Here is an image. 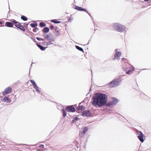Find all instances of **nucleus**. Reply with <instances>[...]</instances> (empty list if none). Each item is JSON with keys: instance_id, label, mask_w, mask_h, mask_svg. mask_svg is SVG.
<instances>
[{"instance_id": "f257e3e1", "label": "nucleus", "mask_w": 151, "mask_h": 151, "mask_svg": "<svg viewBox=\"0 0 151 151\" xmlns=\"http://www.w3.org/2000/svg\"><path fill=\"white\" fill-rule=\"evenodd\" d=\"M107 100V96L106 94L96 93L92 97L91 104L94 107L97 106L99 107H101L104 106H106Z\"/></svg>"}, {"instance_id": "f03ea898", "label": "nucleus", "mask_w": 151, "mask_h": 151, "mask_svg": "<svg viewBox=\"0 0 151 151\" xmlns=\"http://www.w3.org/2000/svg\"><path fill=\"white\" fill-rule=\"evenodd\" d=\"M112 27L117 31L123 32L125 29L124 26L119 23H114L112 24Z\"/></svg>"}, {"instance_id": "7ed1b4c3", "label": "nucleus", "mask_w": 151, "mask_h": 151, "mask_svg": "<svg viewBox=\"0 0 151 151\" xmlns=\"http://www.w3.org/2000/svg\"><path fill=\"white\" fill-rule=\"evenodd\" d=\"M122 81V79L120 77H118L115 80H113L111 81L108 83V85L110 87H116L120 85Z\"/></svg>"}, {"instance_id": "20e7f679", "label": "nucleus", "mask_w": 151, "mask_h": 151, "mask_svg": "<svg viewBox=\"0 0 151 151\" xmlns=\"http://www.w3.org/2000/svg\"><path fill=\"white\" fill-rule=\"evenodd\" d=\"M118 100L114 97L111 98V102L106 103V106L109 107L114 105H116L118 102Z\"/></svg>"}, {"instance_id": "39448f33", "label": "nucleus", "mask_w": 151, "mask_h": 151, "mask_svg": "<svg viewBox=\"0 0 151 151\" xmlns=\"http://www.w3.org/2000/svg\"><path fill=\"white\" fill-rule=\"evenodd\" d=\"M136 134L137 135V137L139 141L142 142H143L145 140V136L142 133V132L140 131H137L136 132Z\"/></svg>"}, {"instance_id": "423d86ee", "label": "nucleus", "mask_w": 151, "mask_h": 151, "mask_svg": "<svg viewBox=\"0 0 151 151\" xmlns=\"http://www.w3.org/2000/svg\"><path fill=\"white\" fill-rule=\"evenodd\" d=\"M81 115L87 117L91 116V113L90 110H86L82 111Z\"/></svg>"}, {"instance_id": "0eeeda50", "label": "nucleus", "mask_w": 151, "mask_h": 151, "mask_svg": "<svg viewBox=\"0 0 151 151\" xmlns=\"http://www.w3.org/2000/svg\"><path fill=\"white\" fill-rule=\"evenodd\" d=\"M66 109L68 111L71 112H74L76 111L75 108L72 105L67 106Z\"/></svg>"}, {"instance_id": "6e6552de", "label": "nucleus", "mask_w": 151, "mask_h": 151, "mask_svg": "<svg viewBox=\"0 0 151 151\" xmlns=\"http://www.w3.org/2000/svg\"><path fill=\"white\" fill-rule=\"evenodd\" d=\"M9 20L13 24H14L15 26L18 29H19L20 25L22 24L14 19H10Z\"/></svg>"}, {"instance_id": "1a4fd4ad", "label": "nucleus", "mask_w": 151, "mask_h": 151, "mask_svg": "<svg viewBox=\"0 0 151 151\" xmlns=\"http://www.w3.org/2000/svg\"><path fill=\"white\" fill-rule=\"evenodd\" d=\"M12 89L11 88L8 87L6 88L4 91L3 92L2 94L4 96H5L6 94L10 93Z\"/></svg>"}, {"instance_id": "9d476101", "label": "nucleus", "mask_w": 151, "mask_h": 151, "mask_svg": "<svg viewBox=\"0 0 151 151\" xmlns=\"http://www.w3.org/2000/svg\"><path fill=\"white\" fill-rule=\"evenodd\" d=\"M134 69V67L132 66L129 68H126V73L127 74H130L132 73V71Z\"/></svg>"}, {"instance_id": "9b49d317", "label": "nucleus", "mask_w": 151, "mask_h": 151, "mask_svg": "<svg viewBox=\"0 0 151 151\" xmlns=\"http://www.w3.org/2000/svg\"><path fill=\"white\" fill-rule=\"evenodd\" d=\"M11 22H6L5 23V26L7 27H14V28H15V27H14V25Z\"/></svg>"}, {"instance_id": "f8f14e48", "label": "nucleus", "mask_w": 151, "mask_h": 151, "mask_svg": "<svg viewBox=\"0 0 151 151\" xmlns=\"http://www.w3.org/2000/svg\"><path fill=\"white\" fill-rule=\"evenodd\" d=\"M36 45L42 51L45 50V49L48 47H44L38 43H37Z\"/></svg>"}, {"instance_id": "ddd939ff", "label": "nucleus", "mask_w": 151, "mask_h": 151, "mask_svg": "<svg viewBox=\"0 0 151 151\" xmlns=\"http://www.w3.org/2000/svg\"><path fill=\"white\" fill-rule=\"evenodd\" d=\"M52 36V34L51 33H49L47 35H46L44 34L43 35V36L46 39H47V40H49L50 38H51V36Z\"/></svg>"}, {"instance_id": "4468645a", "label": "nucleus", "mask_w": 151, "mask_h": 151, "mask_svg": "<svg viewBox=\"0 0 151 151\" xmlns=\"http://www.w3.org/2000/svg\"><path fill=\"white\" fill-rule=\"evenodd\" d=\"M122 54L121 52L120 51L115 52L114 55L115 57H117V59L119 60L120 58L119 57Z\"/></svg>"}, {"instance_id": "2eb2a0df", "label": "nucleus", "mask_w": 151, "mask_h": 151, "mask_svg": "<svg viewBox=\"0 0 151 151\" xmlns=\"http://www.w3.org/2000/svg\"><path fill=\"white\" fill-rule=\"evenodd\" d=\"M88 129V128L87 127H84L82 129V132H81V134L83 135H84L85 133L87 132Z\"/></svg>"}, {"instance_id": "dca6fc26", "label": "nucleus", "mask_w": 151, "mask_h": 151, "mask_svg": "<svg viewBox=\"0 0 151 151\" xmlns=\"http://www.w3.org/2000/svg\"><path fill=\"white\" fill-rule=\"evenodd\" d=\"M42 31L43 33H47L49 31L50 29L48 27H45Z\"/></svg>"}, {"instance_id": "f3484780", "label": "nucleus", "mask_w": 151, "mask_h": 151, "mask_svg": "<svg viewBox=\"0 0 151 151\" xmlns=\"http://www.w3.org/2000/svg\"><path fill=\"white\" fill-rule=\"evenodd\" d=\"M3 101L6 102L7 103H10L11 102V99H9L8 97L6 96L4 97L3 100Z\"/></svg>"}, {"instance_id": "a211bd4d", "label": "nucleus", "mask_w": 151, "mask_h": 151, "mask_svg": "<svg viewBox=\"0 0 151 151\" xmlns=\"http://www.w3.org/2000/svg\"><path fill=\"white\" fill-rule=\"evenodd\" d=\"M59 29L58 27H56L55 29V32L54 33L56 37H58L60 36V33L58 31Z\"/></svg>"}, {"instance_id": "6ab92c4d", "label": "nucleus", "mask_w": 151, "mask_h": 151, "mask_svg": "<svg viewBox=\"0 0 151 151\" xmlns=\"http://www.w3.org/2000/svg\"><path fill=\"white\" fill-rule=\"evenodd\" d=\"M34 88L35 89L36 91L37 92V93H40V91L39 89V88L37 86V84L35 85L34 86H33Z\"/></svg>"}, {"instance_id": "aec40b11", "label": "nucleus", "mask_w": 151, "mask_h": 151, "mask_svg": "<svg viewBox=\"0 0 151 151\" xmlns=\"http://www.w3.org/2000/svg\"><path fill=\"white\" fill-rule=\"evenodd\" d=\"M84 106L82 105H79L77 109V110L83 111L84 109Z\"/></svg>"}, {"instance_id": "412c9836", "label": "nucleus", "mask_w": 151, "mask_h": 151, "mask_svg": "<svg viewBox=\"0 0 151 151\" xmlns=\"http://www.w3.org/2000/svg\"><path fill=\"white\" fill-rule=\"evenodd\" d=\"M83 8L78 6H75V9L79 11H82Z\"/></svg>"}, {"instance_id": "4be33fe9", "label": "nucleus", "mask_w": 151, "mask_h": 151, "mask_svg": "<svg viewBox=\"0 0 151 151\" xmlns=\"http://www.w3.org/2000/svg\"><path fill=\"white\" fill-rule=\"evenodd\" d=\"M50 22L56 24H59L61 22L58 21L56 19H53L50 20Z\"/></svg>"}, {"instance_id": "5701e85b", "label": "nucleus", "mask_w": 151, "mask_h": 151, "mask_svg": "<svg viewBox=\"0 0 151 151\" xmlns=\"http://www.w3.org/2000/svg\"><path fill=\"white\" fill-rule=\"evenodd\" d=\"M62 112L63 113V117H65L67 115V113L66 111L64 109H63L62 110Z\"/></svg>"}, {"instance_id": "b1692460", "label": "nucleus", "mask_w": 151, "mask_h": 151, "mask_svg": "<svg viewBox=\"0 0 151 151\" xmlns=\"http://www.w3.org/2000/svg\"><path fill=\"white\" fill-rule=\"evenodd\" d=\"M38 24L36 22H35L34 23H31L30 24V26L32 28H34L37 26Z\"/></svg>"}, {"instance_id": "393cba45", "label": "nucleus", "mask_w": 151, "mask_h": 151, "mask_svg": "<svg viewBox=\"0 0 151 151\" xmlns=\"http://www.w3.org/2000/svg\"><path fill=\"white\" fill-rule=\"evenodd\" d=\"M76 47L77 49L83 52V53H84L82 47L77 45H76Z\"/></svg>"}, {"instance_id": "a878e982", "label": "nucleus", "mask_w": 151, "mask_h": 151, "mask_svg": "<svg viewBox=\"0 0 151 151\" xmlns=\"http://www.w3.org/2000/svg\"><path fill=\"white\" fill-rule=\"evenodd\" d=\"M46 25V24L45 23L43 22H40L39 24V26L41 27H45Z\"/></svg>"}, {"instance_id": "bb28decb", "label": "nucleus", "mask_w": 151, "mask_h": 151, "mask_svg": "<svg viewBox=\"0 0 151 151\" xmlns=\"http://www.w3.org/2000/svg\"><path fill=\"white\" fill-rule=\"evenodd\" d=\"M21 18L22 20L24 21H27V18L24 15H22Z\"/></svg>"}, {"instance_id": "cd10ccee", "label": "nucleus", "mask_w": 151, "mask_h": 151, "mask_svg": "<svg viewBox=\"0 0 151 151\" xmlns=\"http://www.w3.org/2000/svg\"><path fill=\"white\" fill-rule=\"evenodd\" d=\"M79 119V118L77 117H76L74 118L73 120H72V122H71V123L72 124H73L74 123H75V122L77 121H78V120Z\"/></svg>"}, {"instance_id": "c85d7f7f", "label": "nucleus", "mask_w": 151, "mask_h": 151, "mask_svg": "<svg viewBox=\"0 0 151 151\" xmlns=\"http://www.w3.org/2000/svg\"><path fill=\"white\" fill-rule=\"evenodd\" d=\"M19 29L23 32H24L25 31L24 27L23 26L21 25V24L20 25Z\"/></svg>"}, {"instance_id": "c756f323", "label": "nucleus", "mask_w": 151, "mask_h": 151, "mask_svg": "<svg viewBox=\"0 0 151 151\" xmlns=\"http://www.w3.org/2000/svg\"><path fill=\"white\" fill-rule=\"evenodd\" d=\"M82 11H84V12H86L87 13H88L89 14V15L92 18V16L90 14V13L89 12H88V10L86 9H84V8H83Z\"/></svg>"}, {"instance_id": "7c9ffc66", "label": "nucleus", "mask_w": 151, "mask_h": 151, "mask_svg": "<svg viewBox=\"0 0 151 151\" xmlns=\"http://www.w3.org/2000/svg\"><path fill=\"white\" fill-rule=\"evenodd\" d=\"M30 82L31 83L33 84V86L37 84L33 80H30Z\"/></svg>"}, {"instance_id": "2f4dec72", "label": "nucleus", "mask_w": 151, "mask_h": 151, "mask_svg": "<svg viewBox=\"0 0 151 151\" xmlns=\"http://www.w3.org/2000/svg\"><path fill=\"white\" fill-rule=\"evenodd\" d=\"M51 36H52V37H51V38H50L49 40L51 41V42H54L55 40V38L52 35Z\"/></svg>"}, {"instance_id": "473e14b6", "label": "nucleus", "mask_w": 151, "mask_h": 151, "mask_svg": "<svg viewBox=\"0 0 151 151\" xmlns=\"http://www.w3.org/2000/svg\"><path fill=\"white\" fill-rule=\"evenodd\" d=\"M53 44V43H51V41H49L47 42H46V45H50L52 44Z\"/></svg>"}, {"instance_id": "72a5a7b5", "label": "nucleus", "mask_w": 151, "mask_h": 151, "mask_svg": "<svg viewBox=\"0 0 151 151\" xmlns=\"http://www.w3.org/2000/svg\"><path fill=\"white\" fill-rule=\"evenodd\" d=\"M36 38L38 41H43V40H44V39H43L39 37H37Z\"/></svg>"}, {"instance_id": "f704fd0d", "label": "nucleus", "mask_w": 151, "mask_h": 151, "mask_svg": "<svg viewBox=\"0 0 151 151\" xmlns=\"http://www.w3.org/2000/svg\"><path fill=\"white\" fill-rule=\"evenodd\" d=\"M38 29H39L38 28L36 27L35 28L33 29V31L34 32H36V30H38Z\"/></svg>"}, {"instance_id": "c9c22d12", "label": "nucleus", "mask_w": 151, "mask_h": 151, "mask_svg": "<svg viewBox=\"0 0 151 151\" xmlns=\"http://www.w3.org/2000/svg\"><path fill=\"white\" fill-rule=\"evenodd\" d=\"M24 26L26 28H27V26L28 24V23H24Z\"/></svg>"}, {"instance_id": "e433bc0d", "label": "nucleus", "mask_w": 151, "mask_h": 151, "mask_svg": "<svg viewBox=\"0 0 151 151\" xmlns=\"http://www.w3.org/2000/svg\"><path fill=\"white\" fill-rule=\"evenodd\" d=\"M50 28L51 30L53 29H54V26L53 25H51L50 26Z\"/></svg>"}, {"instance_id": "4c0bfd02", "label": "nucleus", "mask_w": 151, "mask_h": 151, "mask_svg": "<svg viewBox=\"0 0 151 151\" xmlns=\"http://www.w3.org/2000/svg\"><path fill=\"white\" fill-rule=\"evenodd\" d=\"M39 147L41 148H44V145H40Z\"/></svg>"}, {"instance_id": "58836bf2", "label": "nucleus", "mask_w": 151, "mask_h": 151, "mask_svg": "<svg viewBox=\"0 0 151 151\" xmlns=\"http://www.w3.org/2000/svg\"><path fill=\"white\" fill-rule=\"evenodd\" d=\"M42 44L43 45H46V42H44L42 43Z\"/></svg>"}, {"instance_id": "ea45409f", "label": "nucleus", "mask_w": 151, "mask_h": 151, "mask_svg": "<svg viewBox=\"0 0 151 151\" xmlns=\"http://www.w3.org/2000/svg\"><path fill=\"white\" fill-rule=\"evenodd\" d=\"M73 19H71V18H70L68 20V21L69 22H72V20Z\"/></svg>"}, {"instance_id": "a19ab883", "label": "nucleus", "mask_w": 151, "mask_h": 151, "mask_svg": "<svg viewBox=\"0 0 151 151\" xmlns=\"http://www.w3.org/2000/svg\"><path fill=\"white\" fill-rule=\"evenodd\" d=\"M121 60H122V61H124V60H126V59L125 58H123L121 59Z\"/></svg>"}, {"instance_id": "79ce46f5", "label": "nucleus", "mask_w": 151, "mask_h": 151, "mask_svg": "<svg viewBox=\"0 0 151 151\" xmlns=\"http://www.w3.org/2000/svg\"><path fill=\"white\" fill-rule=\"evenodd\" d=\"M35 43H36V44L37 43V41H36V40L34 39V40H33Z\"/></svg>"}, {"instance_id": "37998d69", "label": "nucleus", "mask_w": 151, "mask_h": 151, "mask_svg": "<svg viewBox=\"0 0 151 151\" xmlns=\"http://www.w3.org/2000/svg\"><path fill=\"white\" fill-rule=\"evenodd\" d=\"M74 143H75V144H77L78 142L77 141H74Z\"/></svg>"}, {"instance_id": "c03bdc74", "label": "nucleus", "mask_w": 151, "mask_h": 151, "mask_svg": "<svg viewBox=\"0 0 151 151\" xmlns=\"http://www.w3.org/2000/svg\"><path fill=\"white\" fill-rule=\"evenodd\" d=\"M30 38L32 39V40H33L34 39V38L33 37H30Z\"/></svg>"}, {"instance_id": "a18cd8bd", "label": "nucleus", "mask_w": 151, "mask_h": 151, "mask_svg": "<svg viewBox=\"0 0 151 151\" xmlns=\"http://www.w3.org/2000/svg\"><path fill=\"white\" fill-rule=\"evenodd\" d=\"M117 57H115V55H114V58H113V59L114 60H115L116 59H117Z\"/></svg>"}, {"instance_id": "49530a36", "label": "nucleus", "mask_w": 151, "mask_h": 151, "mask_svg": "<svg viewBox=\"0 0 151 151\" xmlns=\"http://www.w3.org/2000/svg\"><path fill=\"white\" fill-rule=\"evenodd\" d=\"M115 51L116 52H117V49H116L115 50Z\"/></svg>"}, {"instance_id": "de8ad7c7", "label": "nucleus", "mask_w": 151, "mask_h": 151, "mask_svg": "<svg viewBox=\"0 0 151 151\" xmlns=\"http://www.w3.org/2000/svg\"><path fill=\"white\" fill-rule=\"evenodd\" d=\"M145 1H149V0H144Z\"/></svg>"}, {"instance_id": "09e8293b", "label": "nucleus", "mask_w": 151, "mask_h": 151, "mask_svg": "<svg viewBox=\"0 0 151 151\" xmlns=\"http://www.w3.org/2000/svg\"><path fill=\"white\" fill-rule=\"evenodd\" d=\"M2 22H1L0 21V24L1 25H2Z\"/></svg>"}, {"instance_id": "8fccbe9b", "label": "nucleus", "mask_w": 151, "mask_h": 151, "mask_svg": "<svg viewBox=\"0 0 151 151\" xmlns=\"http://www.w3.org/2000/svg\"><path fill=\"white\" fill-rule=\"evenodd\" d=\"M81 104V102L80 103H79V105H80V104Z\"/></svg>"}, {"instance_id": "3c124183", "label": "nucleus", "mask_w": 151, "mask_h": 151, "mask_svg": "<svg viewBox=\"0 0 151 151\" xmlns=\"http://www.w3.org/2000/svg\"><path fill=\"white\" fill-rule=\"evenodd\" d=\"M85 147H86V146H85V145H84V148H85Z\"/></svg>"}, {"instance_id": "603ef678", "label": "nucleus", "mask_w": 151, "mask_h": 151, "mask_svg": "<svg viewBox=\"0 0 151 151\" xmlns=\"http://www.w3.org/2000/svg\"><path fill=\"white\" fill-rule=\"evenodd\" d=\"M33 63H32L31 64V65L30 66H32V64Z\"/></svg>"}, {"instance_id": "864d4df0", "label": "nucleus", "mask_w": 151, "mask_h": 151, "mask_svg": "<svg viewBox=\"0 0 151 151\" xmlns=\"http://www.w3.org/2000/svg\"><path fill=\"white\" fill-rule=\"evenodd\" d=\"M91 87L90 88V91H91Z\"/></svg>"}, {"instance_id": "5fc2aeb1", "label": "nucleus", "mask_w": 151, "mask_h": 151, "mask_svg": "<svg viewBox=\"0 0 151 151\" xmlns=\"http://www.w3.org/2000/svg\"><path fill=\"white\" fill-rule=\"evenodd\" d=\"M93 23L94 24V21H93Z\"/></svg>"}, {"instance_id": "6e6d98bb", "label": "nucleus", "mask_w": 151, "mask_h": 151, "mask_svg": "<svg viewBox=\"0 0 151 151\" xmlns=\"http://www.w3.org/2000/svg\"><path fill=\"white\" fill-rule=\"evenodd\" d=\"M146 69H143V70H146Z\"/></svg>"}, {"instance_id": "4d7b16f0", "label": "nucleus", "mask_w": 151, "mask_h": 151, "mask_svg": "<svg viewBox=\"0 0 151 151\" xmlns=\"http://www.w3.org/2000/svg\"><path fill=\"white\" fill-rule=\"evenodd\" d=\"M26 35H27L29 37V36L28 35H27V34H26Z\"/></svg>"}, {"instance_id": "13d9d810", "label": "nucleus", "mask_w": 151, "mask_h": 151, "mask_svg": "<svg viewBox=\"0 0 151 151\" xmlns=\"http://www.w3.org/2000/svg\"><path fill=\"white\" fill-rule=\"evenodd\" d=\"M74 0V1H75V0Z\"/></svg>"}]
</instances>
